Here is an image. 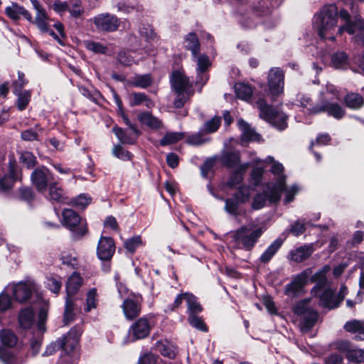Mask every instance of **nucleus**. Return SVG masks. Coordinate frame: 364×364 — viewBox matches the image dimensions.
<instances>
[{
	"instance_id": "nucleus-49",
	"label": "nucleus",
	"mask_w": 364,
	"mask_h": 364,
	"mask_svg": "<svg viewBox=\"0 0 364 364\" xmlns=\"http://www.w3.org/2000/svg\"><path fill=\"white\" fill-rule=\"evenodd\" d=\"M74 304L71 298H66L65 308L64 311L63 322L65 324H68L73 320L74 314Z\"/></svg>"
},
{
	"instance_id": "nucleus-60",
	"label": "nucleus",
	"mask_w": 364,
	"mask_h": 364,
	"mask_svg": "<svg viewBox=\"0 0 364 364\" xmlns=\"http://www.w3.org/2000/svg\"><path fill=\"white\" fill-rule=\"evenodd\" d=\"M221 123L220 117H214L209 121L206 122L204 125L203 131L205 133H213L218 130Z\"/></svg>"
},
{
	"instance_id": "nucleus-3",
	"label": "nucleus",
	"mask_w": 364,
	"mask_h": 364,
	"mask_svg": "<svg viewBox=\"0 0 364 364\" xmlns=\"http://www.w3.org/2000/svg\"><path fill=\"white\" fill-rule=\"evenodd\" d=\"M338 14L341 18L345 21V23L337 28L336 35L341 36L346 31L351 36V39L355 43L363 44L364 20L358 16H355L354 21L351 20L350 15L345 9L341 10Z\"/></svg>"
},
{
	"instance_id": "nucleus-11",
	"label": "nucleus",
	"mask_w": 364,
	"mask_h": 364,
	"mask_svg": "<svg viewBox=\"0 0 364 364\" xmlns=\"http://www.w3.org/2000/svg\"><path fill=\"white\" fill-rule=\"evenodd\" d=\"M31 178L38 191L45 192L48 183L53 180V176L46 167L41 166L32 172Z\"/></svg>"
},
{
	"instance_id": "nucleus-43",
	"label": "nucleus",
	"mask_w": 364,
	"mask_h": 364,
	"mask_svg": "<svg viewBox=\"0 0 364 364\" xmlns=\"http://www.w3.org/2000/svg\"><path fill=\"white\" fill-rule=\"evenodd\" d=\"M0 340L4 346L14 347L17 343V337L10 330L4 329L0 332Z\"/></svg>"
},
{
	"instance_id": "nucleus-61",
	"label": "nucleus",
	"mask_w": 364,
	"mask_h": 364,
	"mask_svg": "<svg viewBox=\"0 0 364 364\" xmlns=\"http://www.w3.org/2000/svg\"><path fill=\"white\" fill-rule=\"evenodd\" d=\"M41 131L42 129L38 126H36L35 129H26L21 132V139L25 141H38L39 140L38 134Z\"/></svg>"
},
{
	"instance_id": "nucleus-13",
	"label": "nucleus",
	"mask_w": 364,
	"mask_h": 364,
	"mask_svg": "<svg viewBox=\"0 0 364 364\" xmlns=\"http://www.w3.org/2000/svg\"><path fill=\"white\" fill-rule=\"evenodd\" d=\"M311 269L308 268L298 274L291 283L286 286V294L290 296L299 293L302 289L303 287L307 283L308 279L311 276Z\"/></svg>"
},
{
	"instance_id": "nucleus-36",
	"label": "nucleus",
	"mask_w": 364,
	"mask_h": 364,
	"mask_svg": "<svg viewBox=\"0 0 364 364\" xmlns=\"http://www.w3.org/2000/svg\"><path fill=\"white\" fill-rule=\"evenodd\" d=\"M345 102L348 107L358 109L364 105V99L358 93H350L345 97Z\"/></svg>"
},
{
	"instance_id": "nucleus-54",
	"label": "nucleus",
	"mask_w": 364,
	"mask_h": 364,
	"mask_svg": "<svg viewBox=\"0 0 364 364\" xmlns=\"http://www.w3.org/2000/svg\"><path fill=\"white\" fill-rule=\"evenodd\" d=\"M132 51H121L117 55V60L119 63L125 66H130L136 63L134 58L132 56Z\"/></svg>"
},
{
	"instance_id": "nucleus-5",
	"label": "nucleus",
	"mask_w": 364,
	"mask_h": 364,
	"mask_svg": "<svg viewBox=\"0 0 364 364\" xmlns=\"http://www.w3.org/2000/svg\"><path fill=\"white\" fill-rule=\"evenodd\" d=\"M284 178L277 181L276 183H270L267 186V190L263 193L257 194L253 199L252 207L255 210L263 208L267 200L270 203H276L280 200L278 191L283 189Z\"/></svg>"
},
{
	"instance_id": "nucleus-42",
	"label": "nucleus",
	"mask_w": 364,
	"mask_h": 364,
	"mask_svg": "<svg viewBox=\"0 0 364 364\" xmlns=\"http://www.w3.org/2000/svg\"><path fill=\"white\" fill-rule=\"evenodd\" d=\"M186 304L189 315L199 314L203 310V308L200 303L198 301L197 298L192 294H187Z\"/></svg>"
},
{
	"instance_id": "nucleus-33",
	"label": "nucleus",
	"mask_w": 364,
	"mask_h": 364,
	"mask_svg": "<svg viewBox=\"0 0 364 364\" xmlns=\"http://www.w3.org/2000/svg\"><path fill=\"white\" fill-rule=\"evenodd\" d=\"M283 241L280 239L275 240L260 256L259 260L262 263H267L279 250Z\"/></svg>"
},
{
	"instance_id": "nucleus-25",
	"label": "nucleus",
	"mask_w": 364,
	"mask_h": 364,
	"mask_svg": "<svg viewBox=\"0 0 364 364\" xmlns=\"http://www.w3.org/2000/svg\"><path fill=\"white\" fill-rule=\"evenodd\" d=\"M82 331L80 328H72L68 336L63 339L64 343H67V348L70 353L74 352L77 347Z\"/></svg>"
},
{
	"instance_id": "nucleus-15",
	"label": "nucleus",
	"mask_w": 364,
	"mask_h": 364,
	"mask_svg": "<svg viewBox=\"0 0 364 364\" xmlns=\"http://www.w3.org/2000/svg\"><path fill=\"white\" fill-rule=\"evenodd\" d=\"M115 251L113 240L109 237H101L98 242L97 254L101 260H109Z\"/></svg>"
},
{
	"instance_id": "nucleus-1",
	"label": "nucleus",
	"mask_w": 364,
	"mask_h": 364,
	"mask_svg": "<svg viewBox=\"0 0 364 364\" xmlns=\"http://www.w3.org/2000/svg\"><path fill=\"white\" fill-rule=\"evenodd\" d=\"M265 228L255 223L242 225L238 229L230 233V244L235 249L252 250Z\"/></svg>"
},
{
	"instance_id": "nucleus-62",
	"label": "nucleus",
	"mask_w": 364,
	"mask_h": 364,
	"mask_svg": "<svg viewBox=\"0 0 364 364\" xmlns=\"http://www.w3.org/2000/svg\"><path fill=\"white\" fill-rule=\"evenodd\" d=\"M306 225V223L305 220H297L290 226L289 232L294 236L298 237L305 232Z\"/></svg>"
},
{
	"instance_id": "nucleus-26",
	"label": "nucleus",
	"mask_w": 364,
	"mask_h": 364,
	"mask_svg": "<svg viewBox=\"0 0 364 364\" xmlns=\"http://www.w3.org/2000/svg\"><path fill=\"white\" fill-rule=\"evenodd\" d=\"M313 252L311 245L301 246L290 252V259L295 262H301L309 258Z\"/></svg>"
},
{
	"instance_id": "nucleus-32",
	"label": "nucleus",
	"mask_w": 364,
	"mask_h": 364,
	"mask_svg": "<svg viewBox=\"0 0 364 364\" xmlns=\"http://www.w3.org/2000/svg\"><path fill=\"white\" fill-rule=\"evenodd\" d=\"M36 15L33 23L43 33L48 31V20L49 19L48 14L44 8L36 10ZM33 22V21H31Z\"/></svg>"
},
{
	"instance_id": "nucleus-24",
	"label": "nucleus",
	"mask_w": 364,
	"mask_h": 364,
	"mask_svg": "<svg viewBox=\"0 0 364 364\" xmlns=\"http://www.w3.org/2000/svg\"><path fill=\"white\" fill-rule=\"evenodd\" d=\"M83 283V279L77 272H73L68 278L66 284L67 297L71 298L80 289Z\"/></svg>"
},
{
	"instance_id": "nucleus-18",
	"label": "nucleus",
	"mask_w": 364,
	"mask_h": 364,
	"mask_svg": "<svg viewBox=\"0 0 364 364\" xmlns=\"http://www.w3.org/2000/svg\"><path fill=\"white\" fill-rule=\"evenodd\" d=\"M314 296L319 297V304L324 308L332 309L338 307L340 304L335 293L329 288L323 290L321 294L320 291H317V294Z\"/></svg>"
},
{
	"instance_id": "nucleus-39",
	"label": "nucleus",
	"mask_w": 364,
	"mask_h": 364,
	"mask_svg": "<svg viewBox=\"0 0 364 364\" xmlns=\"http://www.w3.org/2000/svg\"><path fill=\"white\" fill-rule=\"evenodd\" d=\"M152 83V77L149 74L136 75L134 76L131 81L130 85L140 88H146Z\"/></svg>"
},
{
	"instance_id": "nucleus-52",
	"label": "nucleus",
	"mask_w": 364,
	"mask_h": 364,
	"mask_svg": "<svg viewBox=\"0 0 364 364\" xmlns=\"http://www.w3.org/2000/svg\"><path fill=\"white\" fill-rule=\"evenodd\" d=\"M112 154L123 161L131 160L133 157L132 153L124 149L121 145H115L112 149Z\"/></svg>"
},
{
	"instance_id": "nucleus-55",
	"label": "nucleus",
	"mask_w": 364,
	"mask_h": 364,
	"mask_svg": "<svg viewBox=\"0 0 364 364\" xmlns=\"http://www.w3.org/2000/svg\"><path fill=\"white\" fill-rule=\"evenodd\" d=\"M20 161L23 164L28 168H33L36 164V158L30 151H22L21 153Z\"/></svg>"
},
{
	"instance_id": "nucleus-40",
	"label": "nucleus",
	"mask_w": 364,
	"mask_h": 364,
	"mask_svg": "<svg viewBox=\"0 0 364 364\" xmlns=\"http://www.w3.org/2000/svg\"><path fill=\"white\" fill-rule=\"evenodd\" d=\"M235 91L237 97L243 100H249L252 95V87L242 82H238L235 85Z\"/></svg>"
},
{
	"instance_id": "nucleus-35",
	"label": "nucleus",
	"mask_w": 364,
	"mask_h": 364,
	"mask_svg": "<svg viewBox=\"0 0 364 364\" xmlns=\"http://www.w3.org/2000/svg\"><path fill=\"white\" fill-rule=\"evenodd\" d=\"M112 130L116 136L122 144H133L135 143L136 139L138 137L133 132L132 134L127 133L122 129L117 127H113Z\"/></svg>"
},
{
	"instance_id": "nucleus-37",
	"label": "nucleus",
	"mask_w": 364,
	"mask_h": 364,
	"mask_svg": "<svg viewBox=\"0 0 364 364\" xmlns=\"http://www.w3.org/2000/svg\"><path fill=\"white\" fill-rule=\"evenodd\" d=\"M222 163L229 168H237L240 164V155L238 152H227L221 157Z\"/></svg>"
},
{
	"instance_id": "nucleus-4",
	"label": "nucleus",
	"mask_w": 364,
	"mask_h": 364,
	"mask_svg": "<svg viewBox=\"0 0 364 364\" xmlns=\"http://www.w3.org/2000/svg\"><path fill=\"white\" fill-rule=\"evenodd\" d=\"M171 84L176 94L174 105L180 108L194 93L192 83L183 73L174 71L171 75Z\"/></svg>"
},
{
	"instance_id": "nucleus-20",
	"label": "nucleus",
	"mask_w": 364,
	"mask_h": 364,
	"mask_svg": "<svg viewBox=\"0 0 364 364\" xmlns=\"http://www.w3.org/2000/svg\"><path fill=\"white\" fill-rule=\"evenodd\" d=\"M331 270L329 265H325L323 268L314 274L311 280L312 282H316V285L312 289L311 292L314 295L317 294V291H321V289L326 285L327 279L326 274Z\"/></svg>"
},
{
	"instance_id": "nucleus-29",
	"label": "nucleus",
	"mask_w": 364,
	"mask_h": 364,
	"mask_svg": "<svg viewBox=\"0 0 364 364\" xmlns=\"http://www.w3.org/2000/svg\"><path fill=\"white\" fill-rule=\"evenodd\" d=\"M318 319V314L314 310L309 311L301 316L300 328L303 332L309 331L316 323Z\"/></svg>"
},
{
	"instance_id": "nucleus-46",
	"label": "nucleus",
	"mask_w": 364,
	"mask_h": 364,
	"mask_svg": "<svg viewBox=\"0 0 364 364\" xmlns=\"http://www.w3.org/2000/svg\"><path fill=\"white\" fill-rule=\"evenodd\" d=\"M91 200L92 198L86 194H80L77 197L69 200L68 204L80 209H85L91 203Z\"/></svg>"
},
{
	"instance_id": "nucleus-50",
	"label": "nucleus",
	"mask_w": 364,
	"mask_h": 364,
	"mask_svg": "<svg viewBox=\"0 0 364 364\" xmlns=\"http://www.w3.org/2000/svg\"><path fill=\"white\" fill-rule=\"evenodd\" d=\"M0 359L4 364H21V362L18 361V359L13 355L11 350L5 348L4 347H0Z\"/></svg>"
},
{
	"instance_id": "nucleus-6",
	"label": "nucleus",
	"mask_w": 364,
	"mask_h": 364,
	"mask_svg": "<svg viewBox=\"0 0 364 364\" xmlns=\"http://www.w3.org/2000/svg\"><path fill=\"white\" fill-rule=\"evenodd\" d=\"M38 289L37 284L31 280L10 284L7 287V290L11 292L14 299L18 302L27 301Z\"/></svg>"
},
{
	"instance_id": "nucleus-17",
	"label": "nucleus",
	"mask_w": 364,
	"mask_h": 364,
	"mask_svg": "<svg viewBox=\"0 0 364 364\" xmlns=\"http://www.w3.org/2000/svg\"><path fill=\"white\" fill-rule=\"evenodd\" d=\"M151 326L146 318H141L130 328L129 333L135 340L146 338L149 334Z\"/></svg>"
},
{
	"instance_id": "nucleus-10",
	"label": "nucleus",
	"mask_w": 364,
	"mask_h": 364,
	"mask_svg": "<svg viewBox=\"0 0 364 364\" xmlns=\"http://www.w3.org/2000/svg\"><path fill=\"white\" fill-rule=\"evenodd\" d=\"M327 94H331L334 97H326V102L321 105V107H325V109L323 112H327L329 115L336 119H341L345 114L344 109L338 103L330 102L328 101V100H333L334 99H341L338 90L333 86H330L327 88Z\"/></svg>"
},
{
	"instance_id": "nucleus-27",
	"label": "nucleus",
	"mask_w": 364,
	"mask_h": 364,
	"mask_svg": "<svg viewBox=\"0 0 364 364\" xmlns=\"http://www.w3.org/2000/svg\"><path fill=\"white\" fill-rule=\"evenodd\" d=\"M34 311L30 307L22 309L18 315V323L21 328L27 329L30 328L35 321Z\"/></svg>"
},
{
	"instance_id": "nucleus-34",
	"label": "nucleus",
	"mask_w": 364,
	"mask_h": 364,
	"mask_svg": "<svg viewBox=\"0 0 364 364\" xmlns=\"http://www.w3.org/2000/svg\"><path fill=\"white\" fill-rule=\"evenodd\" d=\"M185 47L191 51L193 57H196L200 50V43L196 33H189L186 35L185 37Z\"/></svg>"
},
{
	"instance_id": "nucleus-23",
	"label": "nucleus",
	"mask_w": 364,
	"mask_h": 364,
	"mask_svg": "<svg viewBox=\"0 0 364 364\" xmlns=\"http://www.w3.org/2000/svg\"><path fill=\"white\" fill-rule=\"evenodd\" d=\"M155 348L162 355L170 359H173L177 354L176 347L166 340L157 341Z\"/></svg>"
},
{
	"instance_id": "nucleus-2",
	"label": "nucleus",
	"mask_w": 364,
	"mask_h": 364,
	"mask_svg": "<svg viewBox=\"0 0 364 364\" xmlns=\"http://www.w3.org/2000/svg\"><path fill=\"white\" fill-rule=\"evenodd\" d=\"M338 9L335 4H328L323 7L321 11L315 16L314 26L317 30L321 38L332 41L336 40L334 36L337 26Z\"/></svg>"
},
{
	"instance_id": "nucleus-12",
	"label": "nucleus",
	"mask_w": 364,
	"mask_h": 364,
	"mask_svg": "<svg viewBox=\"0 0 364 364\" xmlns=\"http://www.w3.org/2000/svg\"><path fill=\"white\" fill-rule=\"evenodd\" d=\"M284 73L278 68H272L269 72L268 85L269 93L272 97L278 96L284 90Z\"/></svg>"
},
{
	"instance_id": "nucleus-56",
	"label": "nucleus",
	"mask_w": 364,
	"mask_h": 364,
	"mask_svg": "<svg viewBox=\"0 0 364 364\" xmlns=\"http://www.w3.org/2000/svg\"><path fill=\"white\" fill-rule=\"evenodd\" d=\"M18 95L16 102L17 107L19 110L22 111L26 109L31 100V93L29 91H23L16 94Z\"/></svg>"
},
{
	"instance_id": "nucleus-57",
	"label": "nucleus",
	"mask_w": 364,
	"mask_h": 364,
	"mask_svg": "<svg viewBox=\"0 0 364 364\" xmlns=\"http://www.w3.org/2000/svg\"><path fill=\"white\" fill-rule=\"evenodd\" d=\"M331 60L335 68H341L347 65L348 57L344 52H338L333 55Z\"/></svg>"
},
{
	"instance_id": "nucleus-31",
	"label": "nucleus",
	"mask_w": 364,
	"mask_h": 364,
	"mask_svg": "<svg viewBox=\"0 0 364 364\" xmlns=\"http://www.w3.org/2000/svg\"><path fill=\"white\" fill-rule=\"evenodd\" d=\"M137 118L141 124L151 129H159L162 126L161 121L151 115L149 112L139 113Z\"/></svg>"
},
{
	"instance_id": "nucleus-48",
	"label": "nucleus",
	"mask_w": 364,
	"mask_h": 364,
	"mask_svg": "<svg viewBox=\"0 0 364 364\" xmlns=\"http://www.w3.org/2000/svg\"><path fill=\"white\" fill-rule=\"evenodd\" d=\"M193 58L197 63V73L198 75H202L210 65V60L205 55H199Z\"/></svg>"
},
{
	"instance_id": "nucleus-16",
	"label": "nucleus",
	"mask_w": 364,
	"mask_h": 364,
	"mask_svg": "<svg viewBox=\"0 0 364 364\" xmlns=\"http://www.w3.org/2000/svg\"><path fill=\"white\" fill-rule=\"evenodd\" d=\"M339 350L346 353L347 359L354 364H364V350L349 348L348 343L342 342L338 345Z\"/></svg>"
},
{
	"instance_id": "nucleus-30",
	"label": "nucleus",
	"mask_w": 364,
	"mask_h": 364,
	"mask_svg": "<svg viewBox=\"0 0 364 364\" xmlns=\"http://www.w3.org/2000/svg\"><path fill=\"white\" fill-rule=\"evenodd\" d=\"M49 198L51 200L61 203H69V199L65 196L64 191L55 183H51L49 186Z\"/></svg>"
},
{
	"instance_id": "nucleus-59",
	"label": "nucleus",
	"mask_w": 364,
	"mask_h": 364,
	"mask_svg": "<svg viewBox=\"0 0 364 364\" xmlns=\"http://www.w3.org/2000/svg\"><path fill=\"white\" fill-rule=\"evenodd\" d=\"M85 47L90 51L95 53L105 54L108 48L104 44L95 41H86L85 43Z\"/></svg>"
},
{
	"instance_id": "nucleus-38",
	"label": "nucleus",
	"mask_w": 364,
	"mask_h": 364,
	"mask_svg": "<svg viewBox=\"0 0 364 364\" xmlns=\"http://www.w3.org/2000/svg\"><path fill=\"white\" fill-rule=\"evenodd\" d=\"M247 164L240 165L239 167L236 169V171L234 173H232V174L230 177L227 183L228 186L229 187L232 188L239 185L242 181V174L247 170Z\"/></svg>"
},
{
	"instance_id": "nucleus-63",
	"label": "nucleus",
	"mask_w": 364,
	"mask_h": 364,
	"mask_svg": "<svg viewBox=\"0 0 364 364\" xmlns=\"http://www.w3.org/2000/svg\"><path fill=\"white\" fill-rule=\"evenodd\" d=\"M188 322L193 327L201 331L205 332L208 330L203 321L201 319V318L196 316V314L189 315Z\"/></svg>"
},
{
	"instance_id": "nucleus-28",
	"label": "nucleus",
	"mask_w": 364,
	"mask_h": 364,
	"mask_svg": "<svg viewBox=\"0 0 364 364\" xmlns=\"http://www.w3.org/2000/svg\"><path fill=\"white\" fill-rule=\"evenodd\" d=\"M238 127L242 132V139L243 141H259L260 136L252 129L250 125L242 119L237 122Z\"/></svg>"
},
{
	"instance_id": "nucleus-45",
	"label": "nucleus",
	"mask_w": 364,
	"mask_h": 364,
	"mask_svg": "<svg viewBox=\"0 0 364 364\" xmlns=\"http://www.w3.org/2000/svg\"><path fill=\"white\" fill-rule=\"evenodd\" d=\"M62 348L65 353L68 354L70 353L69 350L67 348V343H64V341H56L54 343H50L49 346H47L46 350L43 353V356H48L53 355L54 353H55L58 350Z\"/></svg>"
},
{
	"instance_id": "nucleus-14",
	"label": "nucleus",
	"mask_w": 364,
	"mask_h": 364,
	"mask_svg": "<svg viewBox=\"0 0 364 364\" xmlns=\"http://www.w3.org/2000/svg\"><path fill=\"white\" fill-rule=\"evenodd\" d=\"M141 300L139 298H127L124 299L122 309L125 318L132 321L139 316L141 313Z\"/></svg>"
},
{
	"instance_id": "nucleus-53",
	"label": "nucleus",
	"mask_w": 364,
	"mask_h": 364,
	"mask_svg": "<svg viewBox=\"0 0 364 364\" xmlns=\"http://www.w3.org/2000/svg\"><path fill=\"white\" fill-rule=\"evenodd\" d=\"M144 102H146V106H149V103H151L144 93L134 92L129 96V104L131 106L140 105Z\"/></svg>"
},
{
	"instance_id": "nucleus-9",
	"label": "nucleus",
	"mask_w": 364,
	"mask_h": 364,
	"mask_svg": "<svg viewBox=\"0 0 364 364\" xmlns=\"http://www.w3.org/2000/svg\"><path fill=\"white\" fill-rule=\"evenodd\" d=\"M90 21L95 24L97 30L102 32L114 31L119 25L117 16L109 13L98 14Z\"/></svg>"
},
{
	"instance_id": "nucleus-44",
	"label": "nucleus",
	"mask_w": 364,
	"mask_h": 364,
	"mask_svg": "<svg viewBox=\"0 0 364 364\" xmlns=\"http://www.w3.org/2000/svg\"><path fill=\"white\" fill-rule=\"evenodd\" d=\"M18 178L15 176L13 164H11L9 175L5 176L0 180V189L2 191L9 190L13 186L14 182Z\"/></svg>"
},
{
	"instance_id": "nucleus-7",
	"label": "nucleus",
	"mask_w": 364,
	"mask_h": 364,
	"mask_svg": "<svg viewBox=\"0 0 364 364\" xmlns=\"http://www.w3.org/2000/svg\"><path fill=\"white\" fill-rule=\"evenodd\" d=\"M259 109V116L262 119L272 124L277 129L282 130L287 127V117L283 113H279L270 106L264 100H259L257 102Z\"/></svg>"
},
{
	"instance_id": "nucleus-21",
	"label": "nucleus",
	"mask_w": 364,
	"mask_h": 364,
	"mask_svg": "<svg viewBox=\"0 0 364 364\" xmlns=\"http://www.w3.org/2000/svg\"><path fill=\"white\" fill-rule=\"evenodd\" d=\"M297 105L306 108L309 114H318L323 112L325 107H321V105H314L311 99L304 94H298L296 96Z\"/></svg>"
},
{
	"instance_id": "nucleus-47",
	"label": "nucleus",
	"mask_w": 364,
	"mask_h": 364,
	"mask_svg": "<svg viewBox=\"0 0 364 364\" xmlns=\"http://www.w3.org/2000/svg\"><path fill=\"white\" fill-rule=\"evenodd\" d=\"M282 178H284L283 189L280 191L277 190V191L279 193V195H280V193L283 191L285 192L286 196H285L284 203H289L294 200V196L298 192V188L296 186H293L289 188H287L285 187V178H286L285 176H280L279 178H277V181ZM279 196L281 197V196Z\"/></svg>"
},
{
	"instance_id": "nucleus-51",
	"label": "nucleus",
	"mask_w": 364,
	"mask_h": 364,
	"mask_svg": "<svg viewBox=\"0 0 364 364\" xmlns=\"http://www.w3.org/2000/svg\"><path fill=\"white\" fill-rule=\"evenodd\" d=\"M183 137V134L181 132L167 133L160 141L161 146L172 144L181 140Z\"/></svg>"
},
{
	"instance_id": "nucleus-22",
	"label": "nucleus",
	"mask_w": 364,
	"mask_h": 364,
	"mask_svg": "<svg viewBox=\"0 0 364 364\" xmlns=\"http://www.w3.org/2000/svg\"><path fill=\"white\" fill-rule=\"evenodd\" d=\"M344 328L346 331L354 334L355 339L364 341V321H349L344 325Z\"/></svg>"
},
{
	"instance_id": "nucleus-58",
	"label": "nucleus",
	"mask_w": 364,
	"mask_h": 364,
	"mask_svg": "<svg viewBox=\"0 0 364 364\" xmlns=\"http://www.w3.org/2000/svg\"><path fill=\"white\" fill-rule=\"evenodd\" d=\"M210 141V138L204 136L201 132L194 134L187 139V142L193 146L204 144Z\"/></svg>"
},
{
	"instance_id": "nucleus-64",
	"label": "nucleus",
	"mask_w": 364,
	"mask_h": 364,
	"mask_svg": "<svg viewBox=\"0 0 364 364\" xmlns=\"http://www.w3.org/2000/svg\"><path fill=\"white\" fill-rule=\"evenodd\" d=\"M96 296H97L96 289L93 288L87 292V299H86V307H85L86 311H90L92 309L95 308Z\"/></svg>"
},
{
	"instance_id": "nucleus-19",
	"label": "nucleus",
	"mask_w": 364,
	"mask_h": 364,
	"mask_svg": "<svg viewBox=\"0 0 364 364\" xmlns=\"http://www.w3.org/2000/svg\"><path fill=\"white\" fill-rule=\"evenodd\" d=\"M5 13L7 16L13 21H18L21 16L27 21H32V16L24 7L17 4H11L5 9Z\"/></svg>"
},
{
	"instance_id": "nucleus-41",
	"label": "nucleus",
	"mask_w": 364,
	"mask_h": 364,
	"mask_svg": "<svg viewBox=\"0 0 364 364\" xmlns=\"http://www.w3.org/2000/svg\"><path fill=\"white\" fill-rule=\"evenodd\" d=\"M239 203L236 198L235 199H227L225 200V210L229 214H231L234 216L242 215L245 214V211L244 210L239 208Z\"/></svg>"
},
{
	"instance_id": "nucleus-8",
	"label": "nucleus",
	"mask_w": 364,
	"mask_h": 364,
	"mask_svg": "<svg viewBox=\"0 0 364 364\" xmlns=\"http://www.w3.org/2000/svg\"><path fill=\"white\" fill-rule=\"evenodd\" d=\"M63 224L75 235L82 236L87 232L86 223L71 209H65L63 212Z\"/></svg>"
}]
</instances>
